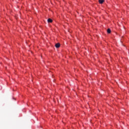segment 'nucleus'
<instances>
[{"mask_svg": "<svg viewBox=\"0 0 129 129\" xmlns=\"http://www.w3.org/2000/svg\"><path fill=\"white\" fill-rule=\"evenodd\" d=\"M56 48H59L60 47V43H58L55 44V45Z\"/></svg>", "mask_w": 129, "mask_h": 129, "instance_id": "f257e3e1", "label": "nucleus"}, {"mask_svg": "<svg viewBox=\"0 0 129 129\" xmlns=\"http://www.w3.org/2000/svg\"><path fill=\"white\" fill-rule=\"evenodd\" d=\"M99 4H102L104 3V0H99Z\"/></svg>", "mask_w": 129, "mask_h": 129, "instance_id": "f03ea898", "label": "nucleus"}, {"mask_svg": "<svg viewBox=\"0 0 129 129\" xmlns=\"http://www.w3.org/2000/svg\"><path fill=\"white\" fill-rule=\"evenodd\" d=\"M47 22H48V23H52V22H53V20H52V19L49 18V19L47 20Z\"/></svg>", "mask_w": 129, "mask_h": 129, "instance_id": "7ed1b4c3", "label": "nucleus"}, {"mask_svg": "<svg viewBox=\"0 0 129 129\" xmlns=\"http://www.w3.org/2000/svg\"><path fill=\"white\" fill-rule=\"evenodd\" d=\"M107 32L108 34H110V33H111V30H110V29H108Z\"/></svg>", "mask_w": 129, "mask_h": 129, "instance_id": "20e7f679", "label": "nucleus"}]
</instances>
